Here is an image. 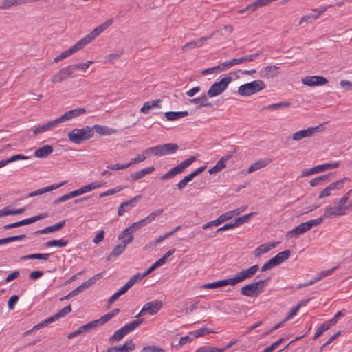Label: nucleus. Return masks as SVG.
I'll use <instances>...</instances> for the list:
<instances>
[{
    "label": "nucleus",
    "mask_w": 352,
    "mask_h": 352,
    "mask_svg": "<svg viewBox=\"0 0 352 352\" xmlns=\"http://www.w3.org/2000/svg\"><path fill=\"white\" fill-rule=\"evenodd\" d=\"M141 195H138L129 201L122 202L118 208V214L122 216L126 212L136 206L137 202L140 199Z\"/></svg>",
    "instance_id": "nucleus-13"
},
{
    "label": "nucleus",
    "mask_w": 352,
    "mask_h": 352,
    "mask_svg": "<svg viewBox=\"0 0 352 352\" xmlns=\"http://www.w3.org/2000/svg\"><path fill=\"white\" fill-rule=\"evenodd\" d=\"M163 209H158L149 214L146 217L144 218L146 223L148 224L155 219V218L160 215L163 212Z\"/></svg>",
    "instance_id": "nucleus-53"
},
{
    "label": "nucleus",
    "mask_w": 352,
    "mask_h": 352,
    "mask_svg": "<svg viewBox=\"0 0 352 352\" xmlns=\"http://www.w3.org/2000/svg\"><path fill=\"white\" fill-rule=\"evenodd\" d=\"M72 67L68 66L60 69L51 78L52 82H60L69 77L73 76L72 72Z\"/></svg>",
    "instance_id": "nucleus-12"
},
{
    "label": "nucleus",
    "mask_w": 352,
    "mask_h": 352,
    "mask_svg": "<svg viewBox=\"0 0 352 352\" xmlns=\"http://www.w3.org/2000/svg\"><path fill=\"white\" fill-rule=\"evenodd\" d=\"M190 102L197 105V108L203 107H210L212 104L208 102V98L206 94H203L201 97L195 98L190 100Z\"/></svg>",
    "instance_id": "nucleus-32"
},
{
    "label": "nucleus",
    "mask_w": 352,
    "mask_h": 352,
    "mask_svg": "<svg viewBox=\"0 0 352 352\" xmlns=\"http://www.w3.org/2000/svg\"><path fill=\"white\" fill-rule=\"evenodd\" d=\"M58 124V122L57 120L55 119L54 120L50 121L47 123L43 124V125H41V126L36 127L34 130L33 133L35 135H36L39 133L47 131L51 129L52 128L56 127Z\"/></svg>",
    "instance_id": "nucleus-27"
},
{
    "label": "nucleus",
    "mask_w": 352,
    "mask_h": 352,
    "mask_svg": "<svg viewBox=\"0 0 352 352\" xmlns=\"http://www.w3.org/2000/svg\"><path fill=\"white\" fill-rule=\"evenodd\" d=\"M221 281H222V285L223 286H225V285H235L237 283H241L239 279V277H238L237 274H236L232 278L221 280Z\"/></svg>",
    "instance_id": "nucleus-56"
},
{
    "label": "nucleus",
    "mask_w": 352,
    "mask_h": 352,
    "mask_svg": "<svg viewBox=\"0 0 352 352\" xmlns=\"http://www.w3.org/2000/svg\"><path fill=\"white\" fill-rule=\"evenodd\" d=\"M247 208V206H243L236 210L228 211L221 215H220L218 217V219L219 220L220 223L225 222L226 221L230 220L232 219L234 216L239 215L243 211H245Z\"/></svg>",
    "instance_id": "nucleus-20"
},
{
    "label": "nucleus",
    "mask_w": 352,
    "mask_h": 352,
    "mask_svg": "<svg viewBox=\"0 0 352 352\" xmlns=\"http://www.w3.org/2000/svg\"><path fill=\"white\" fill-rule=\"evenodd\" d=\"M188 116V111H168L165 113V117L168 120L173 121Z\"/></svg>",
    "instance_id": "nucleus-30"
},
{
    "label": "nucleus",
    "mask_w": 352,
    "mask_h": 352,
    "mask_svg": "<svg viewBox=\"0 0 352 352\" xmlns=\"http://www.w3.org/2000/svg\"><path fill=\"white\" fill-rule=\"evenodd\" d=\"M196 157H190L186 160L183 161L177 166L169 170L166 173L164 174L160 177V179L162 181L170 179L174 177L175 175L182 173L187 167H188L195 160Z\"/></svg>",
    "instance_id": "nucleus-3"
},
{
    "label": "nucleus",
    "mask_w": 352,
    "mask_h": 352,
    "mask_svg": "<svg viewBox=\"0 0 352 352\" xmlns=\"http://www.w3.org/2000/svg\"><path fill=\"white\" fill-rule=\"evenodd\" d=\"M107 322L105 317L104 316H101L99 319L93 320L89 322V329L103 325Z\"/></svg>",
    "instance_id": "nucleus-51"
},
{
    "label": "nucleus",
    "mask_w": 352,
    "mask_h": 352,
    "mask_svg": "<svg viewBox=\"0 0 352 352\" xmlns=\"http://www.w3.org/2000/svg\"><path fill=\"white\" fill-rule=\"evenodd\" d=\"M290 102L287 101H284L278 103H274L267 107H265L263 109L267 110H276L281 108H286L290 106Z\"/></svg>",
    "instance_id": "nucleus-45"
},
{
    "label": "nucleus",
    "mask_w": 352,
    "mask_h": 352,
    "mask_svg": "<svg viewBox=\"0 0 352 352\" xmlns=\"http://www.w3.org/2000/svg\"><path fill=\"white\" fill-rule=\"evenodd\" d=\"M258 8L259 7L255 0L254 2L247 6L245 8L239 10V13L244 14L245 12H248V14H250L256 11Z\"/></svg>",
    "instance_id": "nucleus-47"
},
{
    "label": "nucleus",
    "mask_w": 352,
    "mask_h": 352,
    "mask_svg": "<svg viewBox=\"0 0 352 352\" xmlns=\"http://www.w3.org/2000/svg\"><path fill=\"white\" fill-rule=\"evenodd\" d=\"M148 223L144 219L137 222L133 223L129 228L124 229L119 235V239L124 238V235L133 236L132 233L139 228L146 226Z\"/></svg>",
    "instance_id": "nucleus-15"
},
{
    "label": "nucleus",
    "mask_w": 352,
    "mask_h": 352,
    "mask_svg": "<svg viewBox=\"0 0 352 352\" xmlns=\"http://www.w3.org/2000/svg\"><path fill=\"white\" fill-rule=\"evenodd\" d=\"M339 162H335V163H328V164H323L320 165H318L314 166L316 170V173H318L320 172H324L325 170L332 169V168H336L339 166Z\"/></svg>",
    "instance_id": "nucleus-37"
},
{
    "label": "nucleus",
    "mask_w": 352,
    "mask_h": 352,
    "mask_svg": "<svg viewBox=\"0 0 352 352\" xmlns=\"http://www.w3.org/2000/svg\"><path fill=\"white\" fill-rule=\"evenodd\" d=\"M162 147L163 155L174 153L179 148L175 143L162 144Z\"/></svg>",
    "instance_id": "nucleus-36"
},
{
    "label": "nucleus",
    "mask_w": 352,
    "mask_h": 352,
    "mask_svg": "<svg viewBox=\"0 0 352 352\" xmlns=\"http://www.w3.org/2000/svg\"><path fill=\"white\" fill-rule=\"evenodd\" d=\"M232 80L231 76H226L219 82H215L208 89L207 95L209 97H214L221 94L227 88L229 83Z\"/></svg>",
    "instance_id": "nucleus-4"
},
{
    "label": "nucleus",
    "mask_w": 352,
    "mask_h": 352,
    "mask_svg": "<svg viewBox=\"0 0 352 352\" xmlns=\"http://www.w3.org/2000/svg\"><path fill=\"white\" fill-rule=\"evenodd\" d=\"M344 314H342V311H340L336 314V315L328 322H327V324H328L329 327L334 326L338 321V319L340 317L343 316Z\"/></svg>",
    "instance_id": "nucleus-61"
},
{
    "label": "nucleus",
    "mask_w": 352,
    "mask_h": 352,
    "mask_svg": "<svg viewBox=\"0 0 352 352\" xmlns=\"http://www.w3.org/2000/svg\"><path fill=\"white\" fill-rule=\"evenodd\" d=\"M74 52H72V49L69 47L68 50H65V52H62L59 56H56L54 61L55 63H58L64 58L69 56L70 55L73 54Z\"/></svg>",
    "instance_id": "nucleus-59"
},
{
    "label": "nucleus",
    "mask_w": 352,
    "mask_h": 352,
    "mask_svg": "<svg viewBox=\"0 0 352 352\" xmlns=\"http://www.w3.org/2000/svg\"><path fill=\"white\" fill-rule=\"evenodd\" d=\"M69 140L77 144H80L88 139V126L81 129H75L68 133Z\"/></svg>",
    "instance_id": "nucleus-5"
},
{
    "label": "nucleus",
    "mask_w": 352,
    "mask_h": 352,
    "mask_svg": "<svg viewBox=\"0 0 352 352\" xmlns=\"http://www.w3.org/2000/svg\"><path fill=\"white\" fill-rule=\"evenodd\" d=\"M324 219L323 215L319 218L311 219L310 221H306L308 224V227L309 230H311L314 226H319L322 221Z\"/></svg>",
    "instance_id": "nucleus-63"
},
{
    "label": "nucleus",
    "mask_w": 352,
    "mask_h": 352,
    "mask_svg": "<svg viewBox=\"0 0 352 352\" xmlns=\"http://www.w3.org/2000/svg\"><path fill=\"white\" fill-rule=\"evenodd\" d=\"M255 214L254 212H251L248 214H245L239 217L236 218L234 219L233 225H234L235 228L237 226H241V224H243L245 223H247L251 217H253Z\"/></svg>",
    "instance_id": "nucleus-42"
},
{
    "label": "nucleus",
    "mask_w": 352,
    "mask_h": 352,
    "mask_svg": "<svg viewBox=\"0 0 352 352\" xmlns=\"http://www.w3.org/2000/svg\"><path fill=\"white\" fill-rule=\"evenodd\" d=\"M270 278H267L264 280H259L258 281L254 282V284L255 285V287H256L257 290L258 291V294H261L263 292L264 290V286L267 285V282L270 280Z\"/></svg>",
    "instance_id": "nucleus-54"
},
{
    "label": "nucleus",
    "mask_w": 352,
    "mask_h": 352,
    "mask_svg": "<svg viewBox=\"0 0 352 352\" xmlns=\"http://www.w3.org/2000/svg\"><path fill=\"white\" fill-rule=\"evenodd\" d=\"M302 82L309 87L324 85L328 83L326 78L320 76H306L302 79Z\"/></svg>",
    "instance_id": "nucleus-10"
},
{
    "label": "nucleus",
    "mask_w": 352,
    "mask_h": 352,
    "mask_svg": "<svg viewBox=\"0 0 352 352\" xmlns=\"http://www.w3.org/2000/svg\"><path fill=\"white\" fill-rule=\"evenodd\" d=\"M338 267H339V266L338 265L331 269L322 271L321 272H320L318 274H317L316 276V280H318H318H321L322 278L331 275Z\"/></svg>",
    "instance_id": "nucleus-52"
},
{
    "label": "nucleus",
    "mask_w": 352,
    "mask_h": 352,
    "mask_svg": "<svg viewBox=\"0 0 352 352\" xmlns=\"http://www.w3.org/2000/svg\"><path fill=\"white\" fill-rule=\"evenodd\" d=\"M119 352H129L135 349V343L132 339L126 340L124 344L117 346Z\"/></svg>",
    "instance_id": "nucleus-35"
},
{
    "label": "nucleus",
    "mask_w": 352,
    "mask_h": 352,
    "mask_svg": "<svg viewBox=\"0 0 352 352\" xmlns=\"http://www.w3.org/2000/svg\"><path fill=\"white\" fill-rule=\"evenodd\" d=\"M65 225V220H62L60 222H58L53 226H48V227H47L48 232L50 233V232H53L56 230H58L61 229Z\"/></svg>",
    "instance_id": "nucleus-60"
},
{
    "label": "nucleus",
    "mask_w": 352,
    "mask_h": 352,
    "mask_svg": "<svg viewBox=\"0 0 352 352\" xmlns=\"http://www.w3.org/2000/svg\"><path fill=\"white\" fill-rule=\"evenodd\" d=\"M278 243V242H273L270 243L261 244L254 250V255L256 257H258L261 254L267 253L272 248H274Z\"/></svg>",
    "instance_id": "nucleus-23"
},
{
    "label": "nucleus",
    "mask_w": 352,
    "mask_h": 352,
    "mask_svg": "<svg viewBox=\"0 0 352 352\" xmlns=\"http://www.w3.org/2000/svg\"><path fill=\"white\" fill-rule=\"evenodd\" d=\"M275 260L274 258H270L268 261H267L261 268V272H265L268 270H270L273 267L277 266Z\"/></svg>",
    "instance_id": "nucleus-58"
},
{
    "label": "nucleus",
    "mask_w": 352,
    "mask_h": 352,
    "mask_svg": "<svg viewBox=\"0 0 352 352\" xmlns=\"http://www.w3.org/2000/svg\"><path fill=\"white\" fill-rule=\"evenodd\" d=\"M47 216V214L42 213L37 216H34V217H30L28 219H23L19 221L14 222L13 223H10V224L6 225L3 226V229L5 230H6L12 229V228H18V227L23 226L29 225L30 223H34L36 221L41 219L45 218Z\"/></svg>",
    "instance_id": "nucleus-9"
},
{
    "label": "nucleus",
    "mask_w": 352,
    "mask_h": 352,
    "mask_svg": "<svg viewBox=\"0 0 352 352\" xmlns=\"http://www.w3.org/2000/svg\"><path fill=\"white\" fill-rule=\"evenodd\" d=\"M88 331V323L83 324L80 327H79L77 330L70 333L67 338L69 339H72L77 336H79L82 333H85Z\"/></svg>",
    "instance_id": "nucleus-46"
},
{
    "label": "nucleus",
    "mask_w": 352,
    "mask_h": 352,
    "mask_svg": "<svg viewBox=\"0 0 352 352\" xmlns=\"http://www.w3.org/2000/svg\"><path fill=\"white\" fill-rule=\"evenodd\" d=\"M71 311H72L71 305H67V306L63 307L62 309H60L59 311H58L54 316H50L45 320L47 322V324H50L55 322L56 320L60 319V318L64 317L65 316H66L67 314L70 313Z\"/></svg>",
    "instance_id": "nucleus-24"
},
{
    "label": "nucleus",
    "mask_w": 352,
    "mask_h": 352,
    "mask_svg": "<svg viewBox=\"0 0 352 352\" xmlns=\"http://www.w3.org/2000/svg\"><path fill=\"white\" fill-rule=\"evenodd\" d=\"M330 175L331 174H325L314 178L310 181V185L311 186H316L320 184L322 182L326 181L330 177Z\"/></svg>",
    "instance_id": "nucleus-48"
},
{
    "label": "nucleus",
    "mask_w": 352,
    "mask_h": 352,
    "mask_svg": "<svg viewBox=\"0 0 352 352\" xmlns=\"http://www.w3.org/2000/svg\"><path fill=\"white\" fill-rule=\"evenodd\" d=\"M87 113L85 108H76L64 113L60 117L56 118L58 124L67 122Z\"/></svg>",
    "instance_id": "nucleus-8"
},
{
    "label": "nucleus",
    "mask_w": 352,
    "mask_h": 352,
    "mask_svg": "<svg viewBox=\"0 0 352 352\" xmlns=\"http://www.w3.org/2000/svg\"><path fill=\"white\" fill-rule=\"evenodd\" d=\"M133 240V236H129L127 239H125L122 241V244L117 245L113 248L111 255L113 256H118L120 255L126 249V247L128 244L132 242Z\"/></svg>",
    "instance_id": "nucleus-22"
},
{
    "label": "nucleus",
    "mask_w": 352,
    "mask_h": 352,
    "mask_svg": "<svg viewBox=\"0 0 352 352\" xmlns=\"http://www.w3.org/2000/svg\"><path fill=\"white\" fill-rule=\"evenodd\" d=\"M94 131L100 135H111L117 133L116 129L96 124L93 128L89 127V139L93 137Z\"/></svg>",
    "instance_id": "nucleus-14"
},
{
    "label": "nucleus",
    "mask_w": 352,
    "mask_h": 352,
    "mask_svg": "<svg viewBox=\"0 0 352 352\" xmlns=\"http://www.w3.org/2000/svg\"><path fill=\"white\" fill-rule=\"evenodd\" d=\"M304 234L298 226L295 227L293 230L289 231L286 234V238L287 239L292 238H297L299 235Z\"/></svg>",
    "instance_id": "nucleus-50"
},
{
    "label": "nucleus",
    "mask_w": 352,
    "mask_h": 352,
    "mask_svg": "<svg viewBox=\"0 0 352 352\" xmlns=\"http://www.w3.org/2000/svg\"><path fill=\"white\" fill-rule=\"evenodd\" d=\"M65 183H66V182H62L60 184H54L51 185L50 186H47L45 188H41V189H38L37 190H35V191H33V192H30L29 194L28 197H34V196L40 195H42L43 193L52 191L53 190H56V189L60 188V186H62L63 185H64Z\"/></svg>",
    "instance_id": "nucleus-25"
},
{
    "label": "nucleus",
    "mask_w": 352,
    "mask_h": 352,
    "mask_svg": "<svg viewBox=\"0 0 352 352\" xmlns=\"http://www.w3.org/2000/svg\"><path fill=\"white\" fill-rule=\"evenodd\" d=\"M291 255V252L289 250H286L285 251L280 252L278 253L274 258L276 264L278 265L285 260H287L289 256Z\"/></svg>",
    "instance_id": "nucleus-38"
},
{
    "label": "nucleus",
    "mask_w": 352,
    "mask_h": 352,
    "mask_svg": "<svg viewBox=\"0 0 352 352\" xmlns=\"http://www.w3.org/2000/svg\"><path fill=\"white\" fill-rule=\"evenodd\" d=\"M352 192V190L348 191L346 194H344L338 202V206L341 208L342 212H346L347 210H350V205H347V201L349 199V195Z\"/></svg>",
    "instance_id": "nucleus-33"
},
{
    "label": "nucleus",
    "mask_w": 352,
    "mask_h": 352,
    "mask_svg": "<svg viewBox=\"0 0 352 352\" xmlns=\"http://www.w3.org/2000/svg\"><path fill=\"white\" fill-rule=\"evenodd\" d=\"M346 214V212H342L341 208L338 206H327L324 208L323 217L325 219L335 217L337 216H342Z\"/></svg>",
    "instance_id": "nucleus-19"
},
{
    "label": "nucleus",
    "mask_w": 352,
    "mask_h": 352,
    "mask_svg": "<svg viewBox=\"0 0 352 352\" xmlns=\"http://www.w3.org/2000/svg\"><path fill=\"white\" fill-rule=\"evenodd\" d=\"M271 162L270 159H261L257 162L253 163L248 169V173H253L259 170L261 168L267 166Z\"/></svg>",
    "instance_id": "nucleus-28"
},
{
    "label": "nucleus",
    "mask_w": 352,
    "mask_h": 352,
    "mask_svg": "<svg viewBox=\"0 0 352 352\" xmlns=\"http://www.w3.org/2000/svg\"><path fill=\"white\" fill-rule=\"evenodd\" d=\"M258 270V265H254L246 270H243L238 272L236 274L239 277L240 282L246 279L251 278Z\"/></svg>",
    "instance_id": "nucleus-17"
},
{
    "label": "nucleus",
    "mask_w": 352,
    "mask_h": 352,
    "mask_svg": "<svg viewBox=\"0 0 352 352\" xmlns=\"http://www.w3.org/2000/svg\"><path fill=\"white\" fill-rule=\"evenodd\" d=\"M280 67L276 65H267L260 71L262 78L270 79L278 76Z\"/></svg>",
    "instance_id": "nucleus-16"
},
{
    "label": "nucleus",
    "mask_w": 352,
    "mask_h": 352,
    "mask_svg": "<svg viewBox=\"0 0 352 352\" xmlns=\"http://www.w3.org/2000/svg\"><path fill=\"white\" fill-rule=\"evenodd\" d=\"M195 352H223V349L206 345L199 347Z\"/></svg>",
    "instance_id": "nucleus-49"
},
{
    "label": "nucleus",
    "mask_w": 352,
    "mask_h": 352,
    "mask_svg": "<svg viewBox=\"0 0 352 352\" xmlns=\"http://www.w3.org/2000/svg\"><path fill=\"white\" fill-rule=\"evenodd\" d=\"M154 170H155L154 166H149V167H148L146 168H144L140 171L133 173L130 175L131 181H132V182L138 181V180L142 179V177H144L146 175L153 173Z\"/></svg>",
    "instance_id": "nucleus-29"
},
{
    "label": "nucleus",
    "mask_w": 352,
    "mask_h": 352,
    "mask_svg": "<svg viewBox=\"0 0 352 352\" xmlns=\"http://www.w3.org/2000/svg\"><path fill=\"white\" fill-rule=\"evenodd\" d=\"M144 155H153L154 156H162V144L157 145L153 147L148 148L143 151Z\"/></svg>",
    "instance_id": "nucleus-34"
},
{
    "label": "nucleus",
    "mask_w": 352,
    "mask_h": 352,
    "mask_svg": "<svg viewBox=\"0 0 352 352\" xmlns=\"http://www.w3.org/2000/svg\"><path fill=\"white\" fill-rule=\"evenodd\" d=\"M88 288V281H85L82 283L80 285H79L78 287L70 292L69 296H75L78 295L79 293L84 291L85 289Z\"/></svg>",
    "instance_id": "nucleus-55"
},
{
    "label": "nucleus",
    "mask_w": 352,
    "mask_h": 352,
    "mask_svg": "<svg viewBox=\"0 0 352 352\" xmlns=\"http://www.w3.org/2000/svg\"><path fill=\"white\" fill-rule=\"evenodd\" d=\"M323 129V124H319L315 127H309L307 129L296 131L293 133L292 138L294 141H300L305 138L311 137L316 132L322 131Z\"/></svg>",
    "instance_id": "nucleus-7"
},
{
    "label": "nucleus",
    "mask_w": 352,
    "mask_h": 352,
    "mask_svg": "<svg viewBox=\"0 0 352 352\" xmlns=\"http://www.w3.org/2000/svg\"><path fill=\"white\" fill-rule=\"evenodd\" d=\"M113 23V19H107L105 22L100 24L99 26L95 28L89 33V42L94 40L102 32H103L107 28H109Z\"/></svg>",
    "instance_id": "nucleus-18"
},
{
    "label": "nucleus",
    "mask_w": 352,
    "mask_h": 352,
    "mask_svg": "<svg viewBox=\"0 0 352 352\" xmlns=\"http://www.w3.org/2000/svg\"><path fill=\"white\" fill-rule=\"evenodd\" d=\"M162 307V302L160 300H155L148 302L143 306L141 311L135 317L138 318L146 314L154 315L161 309Z\"/></svg>",
    "instance_id": "nucleus-6"
},
{
    "label": "nucleus",
    "mask_w": 352,
    "mask_h": 352,
    "mask_svg": "<svg viewBox=\"0 0 352 352\" xmlns=\"http://www.w3.org/2000/svg\"><path fill=\"white\" fill-rule=\"evenodd\" d=\"M351 179L350 177H345L342 178V179L338 180L336 182H333L330 184L327 187L330 188V190H336V189H340L343 187V184L346 182H350Z\"/></svg>",
    "instance_id": "nucleus-41"
},
{
    "label": "nucleus",
    "mask_w": 352,
    "mask_h": 352,
    "mask_svg": "<svg viewBox=\"0 0 352 352\" xmlns=\"http://www.w3.org/2000/svg\"><path fill=\"white\" fill-rule=\"evenodd\" d=\"M88 44V35H86L84 38L77 42L75 45L70 47L74 53L82 50Z\"/></svg>",
    "instance_id": "nucleus-40"
},
{
    "label": "nucleus",
    "mask_w": 352,
    "mask_h": 352,
    "mask_svg": "<svg viewBox=\"0 0 352 352\" xmlns=\"http://www.w3.org/2000/svg\"><path fill=\"white\" fill-rule=\"evenodd\" d=\"M265 87L261 80H256L241 85L238 89V94L241 96H248L255 94Z\"/></svg>",
    "instance_id": "nucleus-2"
},
{
    "label": "nucleus",
    "mask_w": 352,
    "mask_h": 352,
    "mask_svg": "<svg viewBox=\"0 0 352 352\" xmlns=\"http://www.w3.org/2000/svg\"><path fill=\"white\" fill-rule=\"evenodd\" d=\"M141 352H164V351L158 346H146L142 349Z\"/></svg>",
    "instance_id": "nucleus-64"
},
{
    "label": "nucleus",
    "mask_w": 352,
    "mask_h": 352,
    "mask_svg": "<svg viewBox=\"0 0 352 352\" xmlns=\"http://www.w3.org/2000/svg\"><path fill=\"white\" fill-rule=\"evenodd\" d=\"M210 333H213V331L212 329H208L207 327H202L200 328L199 329L190 331L189 334L193 336L195 338H199Z\"/></svg>",
    "instance_id": "nucleus-44"
},
{
    "label": "nucleus",
    "mask_w": 352,
    "mask_h": 352,
    "mask_svg": "<svg viewBox=\"0 0 352 352\" xmlns=\"http://www.w3.org/2000/svg\"><path fill=\"white\" fill-rule=\"evenodd\" d=\"M143 319L135 320L132 322L125 324L124 327L118 329L114 332L112 336L109 338L111 343L118 342L122 340L127 333L134 330L137 327L143 322Z\"/></svg>",
    "instance_id": "nucleus-1"
},
{
    "label": "nucleus",
    "mask_w": 352,
    "mask_h": 352,
    "mask_svg": "<svg viewBox=\"0 0 352 352\" xmlns=\"http://www.w3.org/2000/svg\"><path fill=\"white\" fill-rule=\"evenodd\" d=\"M329 329L328 324H327L326 322L322 324L316 330V332L315 333V335L313 338L314 340H316L318 338H319L325 331L328 330Z\"/></svg>",
    "instance_id": "nucleus-57"
},
{
    "label": "nucleus",
    "mask_w": 352,
    "mask_h": 352,
    "mask_svg": "<svg viewBox=\"0 0 352 352\" xmlns=\"http://www.w3.org/2000/svg\"><path fill=\"white\" fill-rule=\"evenodd\" d=\"M241 294L247 297H257L258 296V291L254 283L248 284L241 288Z\"/></svg>",
    "instance_id": "nucleus-21"
},
{
    "label": "nucleus",
    "mask_w": 352,
    "mask_h": 352,
    "mask_svg": "<svg viewBox=\"0 0 352 352\" xmlns=\"http://www.w3.org/2000/svg\"><path fill=\"white\" fill-rule=\"evenodd\" d=\"M123 189H124V187H122V186H117V187H116L114 188L109 189V190H108L107 191H106L104 192L100 193L99 197H105V196L111 195H113V194H115L116 192H118L121 191Z\"/></svg>",
    "instance_id": "nucleus-62"
},
{
    "label": "nucleus",
    "mask_w": 352,
    "mask_h": 352,
    "mask_svg": "<svg viewBox=\"0 0 352 352\" xmlns=\"http://www.w3.org/2000/svg\"><path fill=\"white\" fill-rule=\"evenodd\" d=\"M53 152V147L51 145H44L36 149L34 155L38 158H46Z\"/></svg>",
    "instance_id": "nucleus-26"
},
{
    "label": "nucleus",
    "mask_w": 352,
    "mask_h": 352,
    "mask_svg": "<svg viewBox=\"0 0 352 352\" xmlns=\"http://www.w3.org/2000/svg\"><path fill=\"white\" fill-rule=\"evenodd\" d=\"M68 244V241L63 239L59 240H51L45 243L46 247H54L57 246L59 248H63Z\"/></svg>",
    "instance_id": "nucleus-43"
},
{
    "label": "nucleus",
    "mask_w": 352,
    "mask_h": 352,
    "mask_svg": "<svg viewBox=\"0 0 352 352\" xmlns=\"http://www.w3.org/2000/svg\"><path fill=\"white\" fill-rule=\"evenodd\" d=\"M236 153V148H234L229 152L228 155L223 156L214 166L209 169L208 173L210 174H214L221 171L226 167V162L230 160Z\"/></svg>",
    "instance_id": "nucleus-11"
},
{
    "label": "nucleus",
    "mask_w": 352,
    "mask_h": 352,
    "mask_svg": "<svg viewBox=\"0 0 352 352\" xmlns=\"http://www.w3.org/2000/svg\"><path fill=\"white\" fill-rule=\"evenodd\" d=\"M50 254L49 253H45V254H40V253H36V254H29V255H25V256H23L21 257V259L23 260H27V259H38V260H48L50 256Z\"/></svg>",
    "instance_id": "nucleus-39"
},
{
    "label": "nucleus",
    "mask_w": 352,
    "mask_h": 352,
    "mask_svg": "<svg viewBox=\"0 0 352 352\" xmlns=\"http://www.w3.org/2000/svg\"><path fill=\"white\" fill-rule=\"evenodd\" d=\"M262 52H256L252 54L247 55L245 56L240 57L239 58H233V62L235 63V65L244 63L247 62L254 61L256 59Z\"/></svg>",
    "instance_id": "nucleus-31"
}]
</instances>
